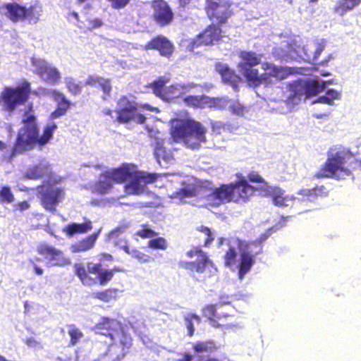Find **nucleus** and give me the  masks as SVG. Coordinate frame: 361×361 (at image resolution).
Wrapping results in <instances>:
<instances>
[{"mask_svg": "<svg viewBox=\"0 0 361 361\" xmlns=\"http://www.w3.org/2000/svg\"><path fill=\"white\" fill-rule=\"evenodd\" d=\"M149 245L151 248H165L166 242L164 238H157L150 240Z\"/></svg>", "mask_w": 361, "mask_h": 361, "instance_id": "obj_55", "label": "nucleus"}, {"mask_svg": "<svg viewBox=\"0 0 361 361\" xmlns=\"http://www.w3.org/2000/svg\"><path fill=\"white\" fill-rule=\"evenodd\" d=\"M183 100L186 106L194 109H203L208 104V97L205 95H188Z\"/></svg>", "mask_w": 361, "mask_h": 361, "instance_id": "obj_39", "label": "nucleus"}, {"mask_svg": "<svg viewBox=\"0 0 361 361\" xmlns=\"http://www.w3.org/2000/svg\"><path fill=\"white\" fill-rule=\"evenodd\" d=\"M219 346L213 340L197 341L192 345L195 354L211 355L218 350Z\"/></svg>", "mask_w": 361, "mask_h": 361, "instance_id": "obj_30", "label": "nucleus"}, {"mask_svg": "<svg viewBox=\"0 0 361 361\" xmlns=\"http://www.w3.org/2000/svg\"><path fill=\"white\" fill-rule=\"evenodd\" d=\"M49 95L57 104L56 108L50 114V118L52 119L64 116L73 105L66 95L57 90H51L49 92Z\"/></svg>", "mask_w": 361, "mask_h": 361, "instance_id": "obj_22", "label": "nucleus"}, {"mask_svg": "<svg viewBox=\"0 0 361 361\" xmlns=\"http://www.w3.org/2000/svg\"><path fill=\"white\" fill-rule=\"evenodd\" d=\"M143 49L157 51L161 56L170 59L176 48L174 44L168 37L163 35H157L143 46Z\"/></svg>", "mask_w": 361, "mask_h": 361, "instance_id": "obj_14", "label": "nucleus"}, {"mask_svg": "<svg viewBox=\"0 0 361 361\" xmlns=\"http://www.w3.org/2000/svg\"><path fill=\"white\" fill-rule=\"evenodd\" d=\"M66 87L72 96H77L81 93L82 85L72 77L65 78Z\"/></svg>", "mask_w": 361, "mask_h": 361, "instance_id": "obj_44", "label": "nucleus"}, {"mask_svg": "<svg viewBox=\"0 0 361 361\" xmlns=\"http://www.w3.org/2000/svg\"><path fill=\"white\" fill-rule=\"evenodd\" d=\"M171 78L166 75L159 76L156 80L152 81L149 87L152 89V92L160 99L162 98L164 91L166 90V85L170 81Z\"/></svg>", "mask_w": 361, "mask_h": 361, "instance_id": "obj_37", "label": "nucleus"}, {"mask_svg": "<svg viewBox=\"0 0 361 361\" xmlns=\"http://www.w3.org/2000/svg\"><path fill=\"white\" fill-rule=\"evenodd\" d=\"M289 91L290 94L288 96V99L293 103H297L300 101L302 97L306 98L305 81H293L289 85Z\"/></svg>", "mask_w": 361, "mask_h": 361, "instance_id": "obj_32", "label": "nucleus"}, {"mask_svg": "<svg viewBox=\"0 0 361 361\" xmlns=\"http://www.w3.org/2000/svg\"><path fill=\"white\" fill-rule=\"evenodd\" d=\"M140 109L148 111L153 109L148 104L137 103L133 95H122L116 103V116L114 121L118 124H128L131 122L143 124L147 118L144 114L138 112Z\"/></svg>", "mask_w": 361, "mask_h": 361, "instance_id": "obj_4", "label": "nucleus"}, {"mask_svg": "<svg viewBox=\"0 0 361 361\" xmlns=\"http://www.w3.org/2000/svg\"><path fill=\"white\" fill-rule=\"evenodd\" d=\"M315 102L323 103L329 105H332L333 104L331 102V99L325 94L324 96L319 97Z\"/></svg>", "mask_w": 361, "mask_h": 361, "instance_id": "obj_60", "label": "nucleus"}, {"mask_svg": "<svg viewBox=\"0 0 361 361\" xmlns=\"http://www.w3.org/2000/svg\"><path fill=\"white\" fill-rule=\"evenodd\" d=\"M102 78L103 77L101 76L90 75L85 80L84 85L94 87L97 85H99Z\"/></svg>", "mask_w": 361, "mask_h": 361, "instance_id": "obj_56", "label": "nucleus"}, {"mask_svg": "<svg viewBox=\"0 0 361 361\" xmlns=\"http://www.w3.org/2000/svg\"><path fill=\"white\" fill-rule=\"evenodd\" d=\"M157 179V174L138 171L137 168L135 174L129 178L130 182L125 185V191L130 195H140L145 190V186L142 183H152Z\"/></svg>", "mask_w": 361, "mask_h": 361, "instance_id": "obj_13", "label": "nucleus"}, {"mask_svg": "<svg viewBox=\"0 0 361 361\" xmlns=\"http://www.w3.org/2000/svg\"><path fill=\"white\" fill-rule=\"evenodd\" d=\"M117 290L115 288H109L102 291L96 292L94 293V298L98 299L101 301L108 302L113 299H115Z\"/></svg>", "mask_w": 361, "mask_h": 361, "instance_id": "obj_45", "label": "nucleus"}, {"mask_svg": "<svg viewBox=\"0 0 361 361\" xmlns=\"http://www.w3.org/2000/svg\"><path fill=\"white\" fill-rule=\"evenodd\" d=\"M327 82L322 81L319 82L317 80L305 81L306 98L316 95L324 90Z\"/></svg>", "mask_w": 361, "mask_h": 361, "instance_id": "obj_40", "label": "nucleus"}, {"mask_svg": "<svg viewBox=\"0 0 361 361\" xmlns=\"http://www.w3.org/2000/svg\"><path fill=\"white\" fill-rule=\"evenodd\" d=\"M216 23L207 26L192 42L193 46H209L218 43L222 38V30Z\"/></svg>", "mask_w": 361, "mask_h": 361, "instance_id": "obj_18", "label": "nucleus"}, {"mask_svg": "<svg viewBox=\"0 0 361 361\" xmlns=\"http://www.w3.org/2000/svg\"><path fill=\"white\" fill-rule=\"evenodd\" d=\"M111 7L114 9H121L125 8L131 0H107Z\"/></svg>", "mask_w": 361, "mask_h": 361, "instance_id": "obj_57", "label": "nucleus"}, {"mask_svg": "<svg viewBox=\"0 0 361 361\" xmlns=\"http://www.w3.org/2000/svg\"><path fill=\"white\" fill-rule=\"evenodd\" d=\"M215 68L216 72L221 75L224 83L229 84L234 87L238 86L240 78L233 70L231 69L227 65L221 63H217Z\"/></svg>", "mask_w": 361, "mask_h": 361, "instance_id": "obj_27", "label": "nucleus"}, {"mask_svg": "<svg viewBox=\"0 0 361 361\" xmlns=\"http://www.w3.org/2000/svg\"><path fill=\"white\" fill-rule=\"evenodd\" d=\"M238 56L240 59L239 66L243 69L259 65L262 56L252 51H240Z\"/></svg>", "mask_w": 361, "mask_h": 361, "instance_id": "obj_28", "label": "nucleus"}, {"mask_svg": "<svg viewBox=\"0 0 361 361\" xmlns=\"http://www.w3.org/2000/svg\"><path fill=\"white\" fill-rule=\"evenodd\" d=\"M137 236L142 238H150L157 236V233L152 229H151L148 225H142V228L136 232Z\"/></svg>", "mask_w": 361, "mask_h": 361, "instance_id": "obj_52", "label": "nucleus"}, {"mask_svg": "<svg viewBox=\"0 0 361 361\" xmlns=\"http://www.w3.org/2000/svg\"><path fill=\"white\" fill-rule=\"evenodd\" d=\"M259 189L263 192L264 196L271 199L274 205L279 207L287 205L286 202L289 200V198L285 195V191L282 188L269 185L265 187H260Z\"/></svg>", "mask_w": 361, "mask_h": 361, "instance_id": "obj_25", "label": "nucleus"}, {"mask_svg": "<svg viewBox=\"0 0 361 361\" xmlns=\"http://www.w3.org/2000/svg\"><path fill=\"white\" fill-rule=\"evenodd\" d=\"M209 196L217 204L233 202L231 183L220 185L210 193Z\"/></svg>", "mask_w": 361, "mask_h": 361, "instance_id": "obj_26", "label": "nucleus"}, {"mask_svg": "<svg viewBox=\"0 0 361 361\" xmlns=\"http://www.w3.org/2000/svg\"><path fill=\"white\" fill-rule=\"evenodd\" d=\"M231 109L234 113L238 114H243L244 111V107L241 105H233Z\"/></svg>", "mask_w": 361, "mask_h": 361, "instance_id": "obj_62", "label": "nucleus"}, {"mask_svg": "<svg viewBox=\"0 0 361 361\" xmlns=\"http://www.w3.org/2000/svg\"><path fill=\"white\" fill-rule=\"evenodd\" d=\"M233 202L244 204L247 202L256 192L257 188L249 184L245 177L231 183Z\"/></svg>", "mask_w": 361, "mask_h": 361, "instance_id": "obj_17", "label": "nucleus"}, {"mask_svg": "<svg viewBox=\"0 0 361 361\" xmlns=\"http://www.w3.org/2000/svg\"><path fill=\"white\" fill-rule=\"evenodd\" d=\"M242 251L238 255L235 250H228L224 256V263L226 267H235L238 271V277L242 280L250 272L255 264L254 256L247 250Z\"/></svg>", "mask_w": 361, "mask_h": 361, "instance_id": "obj_11", "label": "nucleus"}, {"mask_svg": "<svg viewBox=\"0 0 361 361\" xmlns=\"http://www.w3.org/2000/svg\"><path fill=\"white\" fill-rule=\"evenodd\" d=\"M68 334L71 337L69 345H75L83 337V333L74 324L69 325Z\"/></svg>", "mask_w": 361, "mask_h": 361, "instance_id": "obj_46", "label": "nucleus"}, {"mask_svg": "<svg viewBox=\"0 0 361 361\" xmlns=\"http://www.w3.org/2000/svg\"><path fill=\"white\" fill-rule=\"evenodd\" d=\"M102 113L105 116H110L112 119L114 120V118L113 116V110L109 108H106L102 111Z\"/></svg>", "mask_w": 361, "mask_h": 361, "instance_id": "obj_64", "label": "nucleus"}, {"mask_svg": "<svg viewBox=\"0 0 361 361\" xmlns=\"http://www.w3.org/2000/svg\"><path fill=\"white\" fill-rule=\"evenodd\" d=\"M198 230L206 236L204 243L205 247H219L222 245H226L228 248H245L243 243L237 237L231 236L227 238L219 237L216 238L209 228L207 226H202Z\"/></svg>", "mask_w": 361, "mask_h": 361, "instance_id": "obj_15", "label": "nucleus"}, {"mask_svg": "<svg viewBox=\"0 0 361 361\" xmlns=\"http://www.w3.org/2000/svg\"><path fill=\"white\" fill-rule=\"evenodd\" d=\"M39 253L43 256L44 259L53 266L63 264L62 252L60 250H39Z\"/></svg>", "mask_w": 361, "mask_h": 361, "instance_id": "obj_35", "label": "nucleus"}, {"mask_svg": "<svg viewBox=\"0 0 361 361\" xmlns=\"http://www.w3.org/2000/svg\"><path fill=\"white\" fill-rule=\"evenodd\" d=\"M326 47V41L320 39L315 41L314 43L307 45V49L305 48V54L308 60L315 61L321 53L324 50Z\"/></svg>", "mask_w": 361, "mask_h": 361, "instance_id": "obj_34", "label": "nucleus"}, {"mask_svg": "<svg viewBox=\"0 0 361 361\" xmlns=\"http://www.w3.org/2000/svg\"><path fill=\"white\" fill-rule=\"evenodd\" d=\"M329 192L326 185H317L312 188H302L298 191L297 194L300 196L298 197V200L312 202L318 198L328 197Z\"/></svg>", "mask_w": 361, "mask_h": 361, "instance_id": "obj_23", "label": "nucleus"}, {"mask_svg": "<svg viewBox=\"0 0 361 361\" xmlns=\"http://www.w3.org/2000/svg\"><path fill=\"white\" fill-rule=\"evenodd\" d=\"M0 12L14 23L22 21L37 23L41 16L42 8L37 4L26 7L17 2H9L0 6Z\"/></svg>", "mask_w": 361, "mask_h": 361, "instance_id": "obj_7", "label": "nucleus"}, {"mask_svg": "<svg viewBox=\"0 0 361 361\" xmlns=\"http://www.w3.org/2000/svg\"><path fill=\"white\" fill-rule=\"evenodd\" d=\"M183 187L176 190L171 195L172 198L182 200L187 197H194L198 195V187L195 184L183 183Z\"/></svg>", "mask_w": 361, "mask_h": 361, "instance_id": "obj_33", "label": "nucleus"}, {"mask_svg": "<svg viewBox=\"0 0 361 361\" xmlns=\"http://www.w3.org/2000/svg\"><path fill=\"white\" fill-rule=\"evenodd\" d=\"M120 344L123 350H129L133 345V338L131 336L123 332L120 339Z\"/></svg>", "mask_w": 361, "mask_h": 361, "instance_id": "obj_54", "label": "nucleus"}, {"mask_svg": "<svg viewBox=\"0 0 361 361\" xmlns=\"http://www.w3.org/2000/svg\"><path fill=\"white\" fill-rule=\"evenodd\" d=\"M25 342L30 347H35L38 344L34 338H27Z\"/></svg>", "mask_w": 361, "mask_h": 361, "instance_id": "obj_63", "label": "nucleus"}, {"mask_svg": "<svg viewBox=\"0 0 361 361\" xmlns=\"http://www.w3.org/2000/svg\"><path fill=\"white\" fill-rule=\"evenodd\" d=\"M137 166L133 164H122L119 167L108 171V177L111 178L114 183H122L129 180L135 173Z\"/></svg>", "mask_w": 361, "mask_h": 361, "instance_id": "obj_24", "label": "nucleus"}, {"mask_svg": "<svg viewBox=\"0 0 361 361\" xmlns=\"http://www.w3.org/2000/svg\"><path fill=\"white\" fill-rule=\"evenodd\" d=\"M14 207L16 209L23 212L28 209L30 207V204L27 201L25 200L18 202Z\"/></svg>", "mask_w": 361, "mask_h": 361, "instance_id": "obj_59", "label": "nucleus"}, {"mask_svg": "<svg viewBox=\"0 0 361 361\" xmlns=\"http://www.w3.org/2000/svg\"><path fill=\"white\" fill-rule=\"evenodd\" d=\"M99 85L103 92L102 99H107L111 96L112 91L111 80L103 78Z\"/></svg>", "mask_w": 361, "mask_h": 361, "instance_id": "obj_50", "label": "nucleus"}, {"mask_svg": "<svg viewBox=\"0 0 361 361\" xmlns=\"http://www.w3.org/2000/svg\"><path fill=\"white\" fill-rule=\"evenodd\" d=\"M92 28H97L102 25V21L99 18H94L90 22Z\"/></svg>", "mask_w": 361, "mask_h": 361, "instance_id": "obj_61", "label": "nucleus"}, {"mask_svg": "<svg viewBox=\"0 0 361 361\" xmlns=\"http://www.w3.org/2000/svg\"><path fill=\"white\" fill-rule=\"evenodd\" d=\"M206 132L200 122L188 120L173 126L171 135L176 142H182L186 147L196 149L206 142Z\"/></svg>", "mask_w": 361, "mask_h": 361, "instance_id": "obj_3", "label": "nucleus"}, {"mask_svg": "<svg viewBox=\"0 0 361 361\" xmlns=\"http://www.w3.org/2000/svg\"><path fill=\"white\" fill-rule=\"evenodd\" d=\"M32 66L35 68V73L41 78L50 66L45 60L32 59Z\"/></svg>", "mask_w": 361, "mask_h": 361, "instance_id": "obj_49", "label": "nucleus"}, {"mask_svg": "<svg viewBox=\"0 0 361 361\" xmlns=\"http://www.w3.org/2000/svg\"><path fill=\"white\" fill-rule=\"evenodd\" d=\"M61 180V178L49 177L37 187L41 195V204L47 211H55L57 205L65 197L64 188L56 186Z\"/></svg>", "mask_w": 361, "mask_h": 361, "instance_id": "obj_8", "label": "nucleus"}, {"mask_svg": "<svg viewBox=\"0 0 361 361\" xmlns=\"http://www.w3.org/2000/svg\"><path fill=\"white\" fill-rule=\"evenodd\" d=\"M150 5L153 11V20L157 25L164 27L173 22L174 13L166 1L152 0Z\"/></svg>", "mask_w": 361, "mask_h": 361, "instance_id": "obj_16", "label": "nucleus"}, {"mask_svg": "<svg viewBox=\"0 0 361 361\" xmlns=\"http://www.w3.org/2000/svg\"><path fill=\"white\" fill-rule=\"evenodd\" d=\"M98 234L92 233L86 236L82 240L80 241V248H92L97 239Z\"/></svg>", "mask_w": 361, "mask_h": 361, "instance_id": "obj_51", "label": "nucleus"}, {"mask_svg": "<svg viewBox=\"0 0 361 361\" xmlns=\"http://www.w3.org/2000/svg\"><path fill=\"white\" fill-rule=\"evenodd\" d=\"M247 179L249 181L255 183H262V185L261 187H265L269 185V183L265 181V180L262 177V176L259 173L258 171H252L247 173Z\"/></svg>", "mask_w": 361, "mask_h": 361, "instance_id": "obj_53", "label": "nucleus"}, {"mask_svg": "<svg viewBox=\"0 0 361 361\" xmlns=\"http://www.w3.org/2000/svg\"><path fill=\"white\" fill-rule=\"evenodd\" d=\"M92 229V223L90 219H85L81 224L70 223L67 224L63 232L69 237L76 234H83Z\"/></svg>", "mask_w": 361, "mask_h": 361, "instance_id": "obj_29", "label": "nucleus"}, {"mask_svg": "<svg viewBox=\"0 0 361 361\" xmlns=\"http://www.w3.org/2000/svg\"><path fill=\"white\" fill-rule=\"evenodd\" d=\"M23 126L17 133L16 139L11 149V155L23 154L36 147H42L49 142L57 128L56 123L48 124L39 135L37 118L32 113L25 112L22 119Z\"/></svg>", "mask_w": 361, "mask_h": 361, "instance_id": "obj_1", "label": "nucleus"}, {"mask_svg": "<svg viewBox=\"0 0 361 361\" xmlns=\"http://www.w3.org/2000/svg\"><path fill=\"white\" fill-rule=\"evenodd\" d=\"M154 154L159 164L162 162L169 163L173 159L171 154L168 153L164 147L163 140H157L154 143Z\"/></svg>", "mask_w": 361, "mask_h": 361, "instance_id": "obj_36", "label": "nucleus"}, {"mask_svg": "<svg viewBox=\"0 0 361 361\" xmlns=\"http://www.w3.org/2000/svg\"><path fill=\"white\" fill-rule=\"evenodd\" d=\"M49 171V165L47 164H37L29 167L24 174L26 179L38 180Z\"/></svg>", "mask_w": 361, "mask_h": 361, "instance_id": "obj_31", "label": "nucleus"}, {"mask_svg": "<svg viewBox=\"0 0 361 361\" xmlns=\"http://www.w3.org/2000/svg\"><path fill=\"white\" fill-rule=\"evenodd\" d=\"M14 195L8 185H4L0 188V202L12 203L14 201Z\"/></svg>", "mask_w": 361, "mask_h": 361, "instance_id": "obj_47", "label": "nucleus"}, {"mask_svg": "<svg viewBox=\"0 0 361 361\" xmlns=\"http://www.w3.org/2000/svg\"><path fill=\"white\" fill-rule=\"evenodd\" d=\"M243 70L244 71V76L250 85L258 87L262 84H264L263 75L262 74H259L257 69L248 67Z\"/></svg>", "mask_w": 361, "mask_h": 361, "instance_id": "obj_38", "label": "nucleus"}, {"mask_svg": "<svg viewBox=\"0 0 361 361\" xmlns=\"http://www.w3.org/2000/svg\"><path fill=\"white\" fill-rule=\"evenodd\" d=\"M187 256L195 259L183 262L182 267L197 281H204L216 274L217 269L202 250H190Z\"/></svg>", "mask_w": 361, "mask_h": 361, "instance_id": "obj_5", "label": "nucleus"}, {"mask_svg": "<svg viewBox=\"0 0 361 361\" xmlns=\"http://www.w3.org/2000/svg\"><path fill=\"white\" fill-rule=\"evenodd\" d=\"M30 94L31 84L27 80H23L15 87H4L0 93L1 110L13 113L18 106L24 105L27 102Z\"/></svg>", "mask_w": 361, "mask_h": 361, "instance_id": "obj_6", "label": "nucleus"}, {"mask_svg": "<svg viewBox=\"0 0 361 361\" xmlns=\"http://www.w3.org/2000/svg\"><path fill=\"white\" fill-rule=\"evenodd\" d=\"M195 320L197 323L200 322V317L195 314H190L184 317L185 327L188 330V335L192 336L195 331L193 321Z\"/></svg>", "mask_w": 361, "mask_h": 361, "instance_id": "obj_48", "label": "nucleus"}, {"mask_svg": "<svg viewBox=\"0 0 361 361\" xmlns=\"http://www.w3.org/2000/svg\"><path fill=\"white\" fill-rule=\"evenodd\" d=\"M360 4L361 0H339L335 6V11L341 15H343Z\"/></svg>", "mask_w": 361, "mask_h": 361, "instance_id": "obj_42", "label": "nucleus"}, {"mask_svg": "<svg viewBox=\"0 0 361 361\" xmlns=\"http://www.w3.org/2000/svg\"><path fill=\"white\" fill-rule=\"evenodd\" d=\"M262 68L264 71L262 75L265 85L271 83V78L281 80L288 78L292 73L289 68L279 66L270 62L262 63Z\"/></svg>", "mask_w": 361, "mask_h": 361, "instance_id": "obj_20", "label": "nucleus"}, {"mask_svg": "<svg viewBox=\"0 0 361 361\" xmlns=\"http://www.w3.org/2000/svg\"><path fill=\"white\" fill-rule=\"evenodd\" d=\"M204 10L208 18L218 25L227 23L234 14L230 0H206Z\"/></svg>", "mask_w": 361, "mask_h": 361, "instance_id": "obj_10", "label": "nucleus"}, {"mask_svg": "<svg viewBox=\"0 0 361 361\" xmlns=\"http://www.w3.org/2000/svg\"><path fill=\"white\" fill-rule=\"evenodd\" d=\"M197 86V84L192 82L188 83H173L166 87L161 99L168 102L175 101L177 99L182 98L183 96L190 90Z\"/></svg>", "mask_w": 361, "mask_h": 361, "instance_id": "obj_21", "label": "nucleus"}, {"mask_svg": "<svg viewBox=\"0 0 361 361\" xmlns=\"http://www.w3.org/2000/svg\"><path fill=\"white\" fill-rule=\"evenodd\" d=\"M230 302H224L214 305H207L202 309V315L206 317L210 324L215 328H228L231 326L230 322L233 315L231 310L225 305Z\"/></svg>", "mask_w": 361, "mask_h": 361, "instance_id": "obj_9", "label": "nucleus"}, {"mask_svg": "<svg viewBox=\"0 0 361 361\" xmlns=\"http://www.w3.org/2000/svg\"><path fill=\"white\" fill-rule=\"evenodd\" d=\"M121 327V324L116 319L102 317L101 319L92 327L96 334L104 336L114 341L115 335Z\"/></svg>", "mask_w": 361, "mask_h": 361, "instance_id": "obj_19", "label": "nucleus"}, {"mask_svg": "<svg viewBox=\"0 0 361 361\" xmlns=\"http://www.w3.org/2000/svg\"><path fill=\"white\" fill-rule=\"evenodd\" d=\"M41 78L48 83L56 85L61 80V73L56 68L49 66Z\"/></svg>", "mask_w": 361, "mask_h": 361, "instance_id": "obj_43", "label": "nucleus"}, {"mask_svg": "<svg viewBox=\"0 0 361 361\" xmlns=\"http://www.w3.org/2000/svg\"><path fill=\"white\" fill-rule=\"evenodd\" d=\"M89 273L97 275L98 282L102 286L108 283L114 277L112 271L109 269H103L100 263L93 264L91 267L88 266L87 271L81 265H78L75 267V274L82 283L85 286H90L94 284L96 281L90 276Z\"/></svg>", "mask_w": 361, "mask_h": 361, "instance_id": "obj_12", "label": "nucleus"}, {"mask_svg": "<svg viewBox=\"0 0 361 361\" xmlns=\"http://www.w3.org/2000/svg\"><path fill=\"white\" fill-rule=\"evenodd\" d=\"M361 169V160L355 158L348 149H343L328 154L327 159L314 177L318 179L330 178L343 180L353 171Z\"/></svg>", "mask_w": 361, "mask_h": 361, "instance_id": "obj_2", "label": "nucleus"}, {"mask_svg": "<svg viewBox=\"0 0 361 361\" xmlns=\"http://www.w3.org/2000/svg\"><path fill=\"white\" fill-rule=\"evenodd\" d=\"M326 95L331 99V102L334 104V99H338L341 97V92L334 90V89H329L326 92Z\"/></svg>", "mask_w": 361, "mask_h": 361, "instance_id": "obj_58", "label": "nucleus"}, {"mask_svg": "<svg viewBox=\"0 0 361 361\" xmlns=\"http://www.w3.org/2000/svg\"><path fill=\"white\" fill-rule=\"evenodd\" d=\"M108 171L102 173V179L99 180L95 185V189L99 194H106L112 188L114 181L108 177Z\"/></svg>", "mask_w": 361, "mask_h": 361, "instance_id": "obj_41", "label": "nucleus"}]
</instances>
